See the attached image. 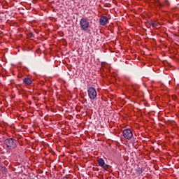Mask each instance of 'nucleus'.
<instances>
[{"mask_svg":"<svg viewBox=\"0 0 179 179\" xmlns=\"http://www.w3.org/2000/svg\"><path fill=\"white\" fill-rule=\"evenodd\" d=\"M4 145L9 150H12L17 146V141L13 138H6L4 141Z\"/></svg>","mask_w":179,"mask_h":179,"instance_id":"f257e3e1","label":"nucleus"},{"mask_svg":"<svg viewBox=\"0 0 179 179\" xmlns=\"http://www.w3.org/2000/svg\"><path fill=\"white\" fill-rule=\"evenodd\" d=\"M80 26L84 31H87L89 30V26H90V22L86 18H82L80 21Z\"/></svg>","mask_w":179,"mask_h":179,"instance_id":"f03ea898","label":"nucleus"},{"mask_svg":"<svg viewBox=\"0 0 179 179\" xmlns=\"http://www.w3.org/2000/svg\"><path fill=\"white\" fill-rule=\"evenodd\" d=\"M88 96L91 100H94L97 97V91L96 88L91 87L87 90Z\"/></svg>","mask_w":179,"mask_h":179,"instance_id":"7ed1b4c3","label":"nucleus"},{"mask_svg":"<svg viewBox=\"0 0 179 179\" xmlns=\"http://www.w3.org/2000/svg\"><path fill=\"white\" fill-rule=\"evenodd\" d=\"M122 135L124 139H127V141H131V139H132V136H134V133L132 132V130L129 129H126L123 130Z\"/></svg>","mask_w":179,"mask_h":179,"instance_id":"20e7f679","label":"nucleus"},{"mask_svg":"<svg viewBox=\"0 0 179 179\" xmlns=\"http://www.w3.org/2000/svg\"><path fill=\"white\" fill-rule=\"evenodd\" d=\"M99 23L101 26H106L108 23V17L106 15H103L99 19Z\"/></svg>","mask_w":179,"mask_h":179,"instance_id":"39448f33","label":"nucleus"},{"mask_svg":"<svg viewBox=\"0 0 179 179\" xmlns=\"http://www.w3.org/2000/svg\"><path fill=\"white\" fill-rule=\"evenodd\" d=\"M23 82L27 86H30L31 83H33V81L29 78H25L23 79Z\"/></svg>","mask_w":179,"mask_h":179,"instance_id":"423d86ee","label":"nucleus"},{"mask_svg":"<svg viewBox=\"0 0 179 179\" xmlns=\"http://www.w3.org/2000/svg\"><path fill=\"white\" fill-rule=\"evenodd\" d=\"M98 164L100 166V167H104L106 162H104V159H103V158H100L98 159Z\"/></svg>","mask_w":179,"mask_h":179,"instance_id":"0eeeda50","label":"nucleus"},{"mask_svg":"<svg viewBox=\"0 0 179 179\" xmlns=\"http://www.w3.org/2000/svg\"><path fill=\"white\" fill-rule=\"evenodd\" d=\"M135 170L138 174H142L143 173V169L139 166V165H138L137 168Z\"/></svg>","mask_w":179,"mask_h":179,"instance_id":"6e6552de","label":"nucleus"},{"mask_svg":"<svg viewBox=\"0 0 179 179\" xmlns=\"http://www.w3.org/2000/svg\"><path fill=\"white\" fill-rule=\"evenodd\" d=\"M0 171H1L3 174H5V173L8 172V169H6L5 166H1Z\"/></svg>","mask_w":179,"mask_h":179,"instance_id":"1a4fd4ad","label":"nucleus"},{"mask_svg":"<svg viewBox=\"0 0 179 179\" xmlns=\"http://www.w3.org/2000/svg\"><path fill=\"white\" fill-rule=\"evenodd\" d=\"M156 3L157 6H159V8H163V6H164V5L160 1H157Z\"/></svg>","mask_w":179,"mask_h":179,"instance_id":"9d476101","label":"nucleus"},{"mask_svg":"<svg viewBox=\"0 0 179 179\" xmlns=\"http://www.w3.org/2000/svg\"><path fill=\"white\" fill-rule=\"evenodd\" d=\"M28 37L29 38H34V35L33 34V33L30 32L29 34H28Z\"/></svg>","mask_w":179,"mask_h":179,"instance_id":"9b49d317","label":"nucleus"},{"mask_svg":"<svg viewBox=\"0 0 179 179\" xmlns=\"http://www.w3.org/2000/svg\"><path fill=\"white\" fill-rule=\"evenodd\" d=\"M151 26H152L153 27H156V26H157V22H152L150 23Z\"/></svg>","mask_w":179,"mask_h":179,"instance_id":"f8f14e48","label":"nucleus"},{"mask_svg":"<svg viewBox=\"0 0 179 179\" xmlns=\"http://www.w3.org/2000/svg\"><path fill=\"white\" fill-rule=\"evenodd\" d=\"M64 179H69V178H65Z\"/></svg>","mask_w":179,"mask_h":179,"instance_id":"ddd939ff","label":"nucleus"},{"mask_svg":"<svg viewBox=\"0 0 179 179\" xmlns=\"http://www.w3.org/2000/svg\"><path fill=\"white\" fill-rule=\"evenodd\" d=\"M106 1H108V0H106Z\"/></svg>","mask_w":179,"mask_h":179,"instance_id":"4468645a","label":"nucleus"}]
</instances>
